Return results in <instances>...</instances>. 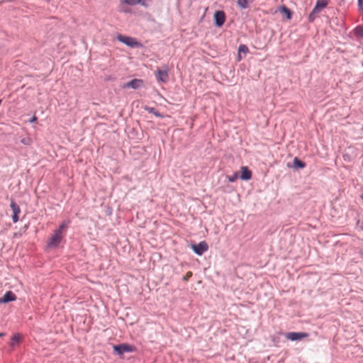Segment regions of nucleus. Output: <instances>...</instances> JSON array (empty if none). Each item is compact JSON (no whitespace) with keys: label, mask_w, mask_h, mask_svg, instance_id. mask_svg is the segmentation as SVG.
<instances>
[{"label":"nucleus","mask_w":363,"mask_h":363,"mask_svg":"<svg viewBox=\"0 0 363 363\" xmlns=\"http://www.w3.org/2000/svg\"><path fill=\"white\" fill-rule=\"evenodd\" d=\"M69 223L70 221L69 220H65L60 225L59 228L54 231L53 235L48 242V246L49 247H56L60 245L62 240V231L68 227Z\"/></svg>","instance_id":"nucleus-1"},{"label":"nucleus","mask_w":363,"mask_h":363,"mask_svg":"<svg viewBox=\"0 0 363 363\" xmlns=\"http://www.w3.org/2000/svg\"><path fill=\"white\" fill-rule=\"evenodd\" d=\"M113 352L119 356H122L124 353L133 352L136 350V347L134 345L128 343L113 345Z\"/></svg>","instance_id":"nucleus-2"},{"label":"nucleus","mask_w":363,"mask_h":363,"mask_svg":"<svg viewBox=\"0 0 363 363\" xmlns=\"http://www.w3.org/2000/svg\"><path fill=\"white\" fill-rule=\"evenodd\" d=\"M117 39L130 48H140L143 46V45L140 42L137 41L135 38L130 36L119 34L117 36Z\"/></svg>","instance_id":"nucleus-3"},{"label":"nucleus","mask_w":363,"mask_h":363,"mask_svg":"<svg viewBox=\"0 0 363 363\" xmlns=\"http://www.w3.org/2000/svg\"><path fill=\"white\" fill-rule=\"evenodd\" d=\"M215 26L220 28L225 21V13L223 11H216L213 15Z\"/></svg>","instance_id":"nucleus-4"},{"label":"nucleus","mask_w":363,"mask_h":363,"mask_svg":"<svg viewBox=\"0 0 363 363\" xmlns=\"http://www.w3.org/2000/svg\"><path fill=\"white\" fill-rule=\"evenodd\" d=\"M309 334L303 332H289L286 334V337L291 341L300 340L303 338L308 337Z\"/></svg>","instance_id":"nucleus-5"},{"label":"nucleus","mask_w":363,"mask_h":363,"mask_svg":"<svg viewBox=\"0 0 363 363\" xmlns=\"http://www.w3.org/2000/svg\"><path fill=\"white\" fill-rule=\"evenodd\" d=\"M194 252L198 255H202L208 249V244L206 241H201L199 244L192 245Z\"/></svg>","instance_id":"nucleus-6"},{"label":"nucleus","mask_w":363,"mask_h":363,"mask_svg":"<svg viewBox=\"0 0 363 363\" xmlns=\"http://www.w3.org/2000/svg\"><path fill=\"white\" fill-rule=\"evenodd\" d=\"M143 80L140 79H133L130 82L125 83L122 85L123 89L132 88L133 89H137L142 86H143Z\"/></svg>","instance_id":"nucleus-7"},{"label":"nucleus","mask_w":363,"mask_h":363,"mask_svg":"<svg viewBox=\"0 0 363 363\" xmlns=\"http://www.w3.org/2000/svg\"><path fill=\"white\" fill-rule=\"evenodd\" d=\"M156 77L158 82H167L169 79L168 67H165L164 69H157L156 71Z\"/></svg>","instance_id":"nucleus-8"},{"label":"nucleus","mask_w":363,"mask_h":363,"mask_svg":"<svg viewBox=\"0 0 363 363\" xmlns=\"http://www.w3.org/2000/svg\"><path fill=\"white\" fill-rule=\"evenodd\" d=\"M16 300V294L13 291H6L1 298H0V303H7L9 302L14 301Z\"/></svg>","instance_id":"nucleus-9"},{"label":"nucleus","mask_w":363,"mask_h":363,"mask_svg":"<svg viewBox=\"0 0 363 363\" xmlns=\"http://www.w3.org/2000/svg\"><path fill=\"white\" fill-rule=\"evenodd\" d=\"M328 0H317L315 6H314L313 13H320L322 9L325 8L328 4Z\"/></svg>","instance_id":"nucleus-10"},{"label":"nucleus","mask_w":363,"mask_h":363,"mask_svg":"<svg viewBox=\"0 0 363 363\" xmlns=\"http://www.w3.org/2000/svg\"><path fill=\"white\" fill-rule=\"evenodd\" d=\"M252 178V172L247 167H241V174L240 179L242 180L247 181Z\"/></svg>","instance_id":"nucleus-11"},{"label":"nucleus","mask_w":363,"mask_h":363,"mask_svg":"<svg viewBox=\"0 0 363 363\" xmlns=\"http://www.w3.org/2000/svg\"><path fill=\"white\" fill-rule=\"evenodd\" d=\"M255 0H237L238 6L242 9L249 8L250 4L253 3Z\"/></svg>","instance_id":"nucleus-12"},{"label":"nucleus","mask_w":363,"mask_h":363,"mask_svg":"<svg viewBox=\"0 0 363 363\" xmlns=\"http://www.w3.org/2000/svg\"><path fill=\"white\" fill-rule=\"evenodd\" d=\"M306 164L304 162L299 160L298 157H295L293 160V167L296 169H303L306 167Z\"/></svg>","instance_id":"nucleus-13"},{"label":"nucleus","mask_w":363,"mask_h":363,"mask_svg":"<svg viewBox=\"0 0 363 363\" xmlns=\"http://www.w3.org/2000/svg\"><path fill=\"white\" fill-rule=\"evenodd\" d=\"M10 206L13 211V214H19L21 213V208L15 202L13 199H11Z\"/></svg>","instance_id":"nucleus-14"},{"label":"nucleus","mask_w":363,"mask_h":363,"mask_svg":"<svg viewBox=\"0 0 363 363\" xmlns=\"http://www.w3.org/2000/svg\"><path fill=\"white\" fill-rule=\"evenodd\" d=\"M145 110L148 113L154 114L157 118L163 117V116L154 107H146Z\"/></svg>","instance_id":"nucleus-15"},{"label":"nucleus","mask_w":363,"mask_h":363,"mask_svg":"<svg viewBox=\"0 0 363 363\" xmlns=\"http://www.w3.org/2000/svg\"><path fill=\"white\" fill-rule=\"evenodd\" d=\"M21 342V335L17 333L13 335L11 338L10 345L11 346H14L16 344H18Z\"/></svg>","instance_id":"nucleus-16"},{"label":"nucleus","mask_w":363,"mask_h":363,"mask_svg":"<svg viewBox=\"0 0 363 363\" xmlns=\"http://www.w3.org/2000/svg\"><path fill=\"white\" fill-rule=\"evenodd\" d=\"M249 52V49H248V47L245 45V44H241L239 45V48H238V57H239V60L241 59V56H240V53L242 52V53H247Z\"/></svg>","instance_id":"nucleus-17"},{"label":"nucleus","mask_w":363,"mask_h":363,"mask_svg":"<svg viewBox=\"0 0 363 363\" xmlns=\"http://www.w3.org/2000/svg\"><path fill=\"white\" fill-rule=\"evenodd\" d=\"M281 11L286 14L287 19H291L292 17V12L289 9H288L286 6H282L281 8Z\"/></svg>","instance_id":"nucleus-18"},{"label":"nucleus","mask_w":363,"mask_h":363,"mask_svg":"<svg viewBox=\"0 0 363 363\" xmlns=\"http://www.w3.org/2000/svg\"><path fill=\"white\" fill-rule=\"evenodd\" d=\"M354 32L356 36L363 38V26H358L354 28Z\"/></svg>","instance_id":"nucleus-19"},{"label":"nucleus","mask_w":363,"mask_h":363,"mask_svg":"<svg viewBox=\"0 0 363 363\" xmlns=\"http://www.w3.org/2000/svg\"><path fill=\"white\" fill-rule=\"evenodd\" d=\"M125 4L128 5H136V4H142L145 5L144 0H125Z\"/></svg>","instance_id":"nucleus-20"},{"label":"nucleus","mask_w":363,"mask_h":363,"mask_svg":"<svg viewBox=\"0 0 363 363\" xmlns=\"http://www.w3.org/2000/svg\"><path fill=\"white\" fill-rule=\"evenodd\" d=\"M318 13H313V9L312 10V11L310 13L309 16H308V21L310 23H312L313 22V21L316 18V16Z\"/></svg>","instance_id":"nucleus-21"},{"label":"nucleus","mask_w":363,"mask_h":363,"mask_svg":"<svg viewBox=\"0 0 363 363\" xmlns=\"http://www.w3.org/2000/svg\"><path fill=\"white\" fill-rule=\"evenodd\" d=\"M238 177V173L235 172L232 176L228 177V179L230 182H234L237 180Z\"/></svg>","instance_id":"nucleus-22"},{"label":"nucleus","mask_w":363,"mask_h":363,"mask_svg":"<svg viewBox=\"0 0 363 363\" xmlns=\"http://www.w3.org/2000/svg\"><path fill=\"white\" fill-rule=\"evenodd\" d=\"M21 142L26 145H29L30 144L31 140L29 138H22Z\"/></svg>","instance_id":"nucleus-23"},{"label":"nucleus","mask_w":363,"mask_h":363,"mask_svg":"<svg viewBox=\"0 0 363 363\" xmlns=\"http://www.w3.org/2000/svg\"><path fill=\"white\" fill-rule=\"evenodd\" d=\"M12 220L14 223H17L19 220L18 214H13Z\"/></svg>","instance_id":"nucleus-24"},{"label":"nucleus","mask_w":363,"mask_h":363,"mask_svg":"<svg viewBox=\"0 0 363 363\" xmlns=\"http://www.w3.org/2000/svg\"><path fill=\"white\" fill-rule=\"evenodd\" d=\"M343 159L345 161L350 162V156L348 154H344L343 155Z\"/></svg>","instance_id":"nucleus-25"},{"label":"nucleus","mask_w":363,"mask_h":363,"mask_svg":"<svg viewBox=\"0 0 363 363\" xmlns=\"http://www.w3.org/2000/svg\"><path fill=\"white\" fill-rule=\"evenodd\" d=\"M192 276V272H187V274H186L185 277H184V280H187L189 277H191Z\"/></svg>","instance_id":"nucleus-26"},{"label":"nucleus","mask_w":363,"mask_h":363,"mask_svg":"<svg viewBox=\"0 0 363 363\" xmlns=\"http://www.w3.org/2000/svg\"><path fill=\"white\" fill-rule=\"evenodd\" d=\"M358 6L360 9H363V0H358Z\"/></svg>","instance_id":"nucleus-27"},{"label":"nucleus","mask_w":363,"mask_h":363,"mask_svg":"<svg viewBox=\"0 0 363 363\" xmlns=\"http://www.w3.org/2000/svg\"><path fill=\"white\" fill-rule=\"evenodd\" d=\"M37 120V118L35 116H33L31 119H30V122H34Z\"/></svg>","instance_id":"nucleus-28"},{"label":"nucleus","mask_w":363,"mask_h":363,"mask_svg":"<svg viewBox=\"0 0 363 363\" xmlns=\"http://www.w3.org/2000/svg\"><path fill=\"white\" fill-rule=\"evenodd\" d=\"M4 335H5V333H0V337H3V336H4Z\"/></svg>","instance_id":"nucleus-29"},{"label":"nucleus","mask_w":363,"mask_h":363,"mask_svg":"<svg viewBox=\"0 0 363 363\" xmlns=\"http://www.w3.org/2000/svg\"><path fill=\"white\" fill-rule=\"evenodd\" d=\"M361 199H362L363 201V194L360 196Z\"/></svg>","instance_id":"nucleus-30"},{"label":"nucleus","mask_w":363,"mask_h":363,"mask_svg":"<svg viewBox=\"0 0 363 363\" xmlns=\"http://www.w3.org/2000/svg\"><path fill=\"white\" fill-rule=\"evenodd\" d=\"M359 254L363 257V252H360Z\"/></svg>","instance_id":"nucleus-31"}]
</instances>
